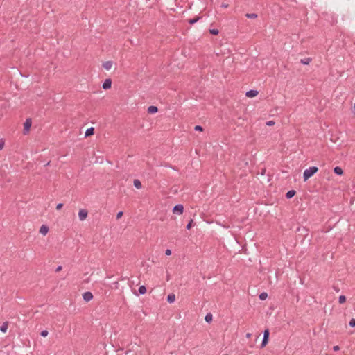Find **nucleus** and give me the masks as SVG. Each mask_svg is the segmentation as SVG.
Wrapping results in <instances>:
<instances>
[{
  "label": "nucleus",
  "mask_w": 355,
  "mask_h": 355,
  "mask_svg": "<svg viewBox=\"0 0 355 355\" xmlns=\"http://www.w3.org/2000/svg\"><path fill=\"white\" fill-rule=\"evenodd\" d=\"M165 254L167 255V256L171 255V250L170 249L166 250Z\"/></svg>",
  "instance_id": "obj_32"
},
{
  "label": "nucleus",
  "mask_w": 355,
  "mask_h": 355,
  "mask_svg": "<svg viewBox=\"0 0 355 355\" xmlns=\"http://www.w3.org/2000/svg\"><path fill=\"white\" fill-rule=\"evenodd\" d=\"M31 126V119H27L26 120L25 123H24V134H26L27 132H28Z\"/></svg>",
  "instance_id": "obj_5"
},
{
  "label": "nucleus",
  "mask_w": 355,
  "mask_h": 355,
  "mask_svg": "<svg viewBox=\"0 0 355 355\" xmlns=\"http://www.w3.org/2000/svg\"><path fill=\"white\" fill-rule=\"evenodd\" d=\"M112 61H105L103 63V67L105 69V70H110L111 69L112 67Z\"/></svg>",
  "instance_id": "obj_11"
},
{
  "label": "nucleus",
  "mask_w": 355,
  "mask_h": 355,
  "mask_svg": "<svg viewBox=\"0 0 355 355\" xmlns=\"http://www.w3.org/2000/svg\"><path fill=\"white\" fill-rule=\"evenodd\" d=\"M250 335H251L250 334H248L246 336H247L248 338H249V337L250 336Z\"/></svg>",
  "instance_id": "obj_38"
},
{
  "label": "nucleus",
  "mask_w": 355,
  "mask_h": 355,
  "mask_svg": "<svg viewBox=\"0 0 355 355\" xmlns=\"http://www.w3.org/2000/svg\"><path fill=\"white\" fill-rule=\"evenodd\" d=\"M112 86V80L110 78L105 79L103 83L102 87L103 89L107 90Z\"/></svg>",
  "instance_id": "obj_7"
},
{
  "label": "nucleus",
  "mask_w": 355,
  "mask_h": 355,
  "mask_svg": "<svg viewBox=\"0 0 355 355\" xmlns=\"http://www.w3.org/2000/svg\"><path fill=\"white\" fill-rule=\"evenodd\" d=\"M175 300V295L173 293H171V294L168 295V296H167L168 302L173 303V302H174Z\"/></svg>",
  "instance_id": "obj_18"
},
{
  "label": "nucleus",
  "mask_w": 355,
  "mask_h": 355,
  "mask_svg": "<svg viewBox=\"0 0 355 355\" xmlns=\"http://www.w3.org/2000/svg\"><path fill=\"white\" fill-rule=\"evenodd\" d=\"M193 220L191 219L189 221L186 228L187 230H190L191 228V227L193 226Z\"/></svg>",
  "instance_id": "obj_26"
},
{
  "label": "nucleus",
  "mask_w": 355,
  "mask_h": 355,
  "mask_svg": "<svg viewBox=\"0 0 355 355\" xmlns=\"http://www.w3.org/2000/svg\"><path fill=\"white\" fill-rule=\"evenodd\" d=\"M49 227L46 225H42L40 229V233L42 235H46L49 232Z\"/></svg>",
  "instance_id": "obj_9"
},
{
  "label": "nucleus",
  "mask_w": 355,
  "mask_h": 355,
  "mask_svg": "<svg viewBox=\"0 0 355 355\" xmlns=\"http://www.w3.org/2000/svg\"><path fill=\"white\" fill-rule=\"evenodd\" d=\"M183 211H184V207L181 204H178V205H175L173 208V212L174 214L180 215L183 213Z\"/></svg>",
  "instance_id": "obj_3"
},
{
  "label": "nucleus",
  "mask_w": 355,
  "mask_h": 355,
  "mask_svg": "<svg viewBox=\"0 0 355 355\" xmlns=\"http://www.w3.org/2000/svg\"><path fill=\"white\" fill-rule=\"evenodd\" d=\"M94 134V128L91 127L86 130V131L85 132V137H87L91 136Z\"/></svg>",
  "instance_id": "obj_13"
},
{
  "label": "nucleus",
  "mask_w": 355,
  "mask_h": 355,
  "mask_svg": "<svg viewBox=\"0 0 355 355\" xmlns=\"http://www.w3.org/2000/svg\"><path fill=\"white\" fill-rule=\"evenodd\" d=\"M334 172L338 175H341L343 173V171L340 166H336L334 168Z\"/></svg>",
  "instance_id": "obj_17"
},
{
  "label": "nucleus",
  "mask_w": 355,
  "mask_h": 355,
  "mask_svg": "<svg viewBox=\"0 0 355 355\" xmlns=\"http://www.w3.org/2000/svg\"><path fill=\"white\" fill-rule=\"evenodd\" d=\"M296 193V191L295 190H290L286 193V198L287 199H291L293 198Z\"/></svg>",
  "instance_id": "obj_14"
},
{
  "label": "nucleus",
  "mask_w": 355,
  "mask_h": 355,
  "mask_svg": "<svg viewBox=\"0 0 355 355\" xmlns=\"http://www.w3.org/2000/svg\"><path fill=\"white\" fill-rule=\"evenodd\" d=\"M267 297H268V294H267L266 293H265V292H263V293H261L259 295V299H260L261 300H266V299L267 298Z\"/></svg>",
  "instance_id": "obj_24"
},
{
  "label": "nucleus",
  "mask_w": 355,
  "mask_h": 355,
  "mask_svg": "<svg viewBox=\"0 0 355 355\" xmlns=\"http://www.w3.org/2000/svg\"><path fill=\"white\" fill-rule=\"evenodd\" d=\"M334 288H335V290H336L337 292H338V291H339V289L336 288L335 287H334Z\"/></svg>",
  "instance_id": "obj_40"
},
{
  "label": "nucleus",
  "mask_w": 355,
  "mask_h": 355,
  "mask_svg": "<svg viewBox=\"0 0 355 355\" xmlns=\"http://www.w3.org/2000/svg\"><path fill=\"white\" fill-rule=\"evenodd\" d=\"M202 16H197L193 19H189L187 20V22L190 24V25H193L194 24H196V22H198L200 19H202Z\"/></svg>",
  "instance_id": "obj_10"
},
{
  "label": "nucleus",
  "mask_w": 355,
  "mask_h": 355,
  "mask_svg": "<svg viewBox=\"0 0 355 355\" xmlns=\"http://www.w3.org/2000/svg\"><path fill=\"white\" fill-rule=\"evenodd\" d=\"M258 94V91L255 89H250L245 94L246 96L252 98L255 97Z\"/></svg>",
  "instance_id": "obj_8"
},
{
  "label": "nucleus",
  "mask_w": 355,
  "mask_h": 355,
  "mask_svg": "<svg viewBox=\"0 0 355 355\" xmlns=\"http://www.w3.org/2000/svg\"><path fill=\"white\" fill-rule=\"evenodd\" d=\"M229 6V5L226 3H222L221 7L224 8H227Z\"/></svg>",
  "instance_id": "obj_34"
},
{
  "label": "nucleus",
  "mask_w": 355,
  "mask_h": 355,
  "mask_svg": "<svg viewBox=\"0 0 355 355\" xmlns=\"http://www.w3.org/2000/svg\"><path fill=\"white\" fill-rule=\"evenodd\" d=\"M83 298L85 302H89L93 299V294L89 291L85 292Z\"/></svg>",
  "instance_id": "obj_6"
},
{
  "label": "nucleus",
  "mask_w": 355,
  "mask_h": 355,
  "mask_svg": "<svg viewBox=\"0 0 355 355\" xmlns=\"http://www.w3.org/2000/svg\"><path fill=\"white\" fill-rule=\"evenodd\" d=\"M312 59L311 58H305L303 59H301L300 63H302L304 65H308L311 62Z\"/></svg>",
  "instance_id": "obj_16"
},
{
  "label": "nucleus",
  "mask_w": 355,
  "mask_h": 355,
  "mask_svg": "<svg viewBox=\"0 0 355 355\" xmlns=\"http://www.w3.org/2000/svg\"><path fill=\"white\" fill-rule=\"evenodd\" d=\"M158 108L156 106L150 105L148 107V112L149 114H155L157 112Z\"/></svg>",
  "instance_id": "obj_12"
},
{
  "label": "nucleus",
  "mask_w": 355,
  "mask_h": 355,
  "mask_svg": "<svg viewBox=\"0 0 355 355\" xmlns=\"http://www.w3.org/2000/svg\"><path fill=\"white\" fill-rule=\"evenodd\" d=\"M62 267L61 266H58L55 269V272H60L62 270Z\"/></svg>",
  "instance_id": "obj_35"
},
{
  "label": "nucleus",
  "mask_w": 355,
  "mask_h": 355,
  "mask_svg": "<svg viewBox=\"0 0 355 355\" xmlns=\"http://www.w3.org/2000/svg\"><path fill=\"white\" fill-rule=\"evenodd\" d=\"M194 130H195L196 131H202V130H203V128H202V127L201 125H196V126L194 127Z\"/></svg>",
  "instance_id": "obj_28"
},
{
  "label": "nucleus",
  "mask_w": 355,
  "mask_h": 355,
  "mask_svg": "<svg viewBox=\"0 0 355 355\" xmlns=\"http://www.w3.org/2000/svg\"><path fill=\"white\" fill-rule=\"evenodd\" d=\"M123 214V211H119L116 214V219H119Z\"/></svg>",
  "instance_id": "obj_30"
},
{
  "label": "nucleus",
  "mask_w": 355,
  "mask_h": 355,
  "mask_svg": "<svg viewBox=\"0 0 355 355\" xmlns=\"http://www.w3.org/2000/svg\"><path fill=\"white\" fill-rule=\"evenodd\" d=\"M245 16L247 18L249 19H255L257 17V15L255 13H247Z\"/></svg>",
  "instance_id": "obj_22"
},
{
  "label": "nucleus",
  "mask_w": 355,
  "mask_h": 355,
  "mask_svg": "<svg viewBox=\"0 0 355 355\" xmlns=\"http://www.w3.org/2000/svg\"><path fill=\"white\" fill-rule=\"evenodd\" d=\"M50 164V162H47L46 166H49Z\"/></svg>",
  "instance_id": "obj_39"
},
{
  "label": "nucleus",
  "mask_w": 355,
  "mask_h": 355,
  "mask_svg": "<svg viewBox=\"0 0 355 355\" xmlns=\"http://www.w3.org/2000/svg\"><path fill=\"white\" fill-rule=\"evenodd\" d=\"M209 33L213 35H217L219 31L218 29H210Z\"/></svg>",
  "instance_id": "obj_25"
},
{
  "label": "nucleus",
  "mask_w": 355,
  "mask_h": 355,
  "mask_svg": "<svg viewBox=\"0 0 355 355\" xmlns=\"http://www.w3.org/2000/svg\"><path fill=\"white\" fill-rule=\"evenodd\" d=\"M4 146V141L1 139V149L3 148Z\"/></svg>",
  "instance_id": "obj_37"
},
{
  "label": "nucleus",
  "mask_w": 355,
  "mask_h": 355,
  "mask_svg": "<svg viewBox=\"0 0 355 355\" xmlns=\"http://www.w3.org/2000/svg\"><path fill=\"white\" fill-rule=\"evenodd\" d=\"M88 215V211L86 209H80L78 212V218L80 220L83 221L85 220Z\"/></svg>",
  "instance_id": "obj_4"
},
{
  "label": "nucleus",
  "mask_w": 355,
  "mask_h": 355,
  "mask_svg": "<svg viewBox=\"0 0 355 355\" xmlns=\"http://www.w3.org/2000/svg\"><path fill=\"white\" fill-rule=\"evenodd\" d=\"M48 334H49V332L47 330H43L41 331L40 335L42 337H46V336H47Z\"/></svg>",
  "instance_id": "obj_27"
},
{
  "label": "nucleus",
  "mask_w": 355,
  "mask_h": 355,
  "mask_svg": "<svg viewBox=\"0 0 355 355\" xmlns=\"http://www.w3.org/2000/svg\"><path fill=\"white\" fill-rule=\"evenodd\" d=\"M8 322H3L1 324V332L5 333L8 329Z\"/></svg>",
  "instance_id": "obj_21"
},
{
  "label": "nucleus",
  "mask_w": 355,
  "mask_h": 355,
  "mask_svg": "<svg viewBox=\"0 0 355 355\" xmlns=\"http://www.w3.org/2000/svg\"><path fill=\"white\" fill-rule=\"evenodd\" d=\"M212 319H213V316H212V314L209 313H207L205 317V320L207 322L209 323L212 321Z\"/></svg>",
  "instance_id": "obj_20"
},
{
  "label": "nucleus",
  "mask_w": 355,
  "mask_h": 355,
  "mask_svg": "<svg viewBox=\"0 0 355 355\" xmlns=\"http://www.w3.org/2000/svg\"><path fill=\"white\" fill-rule=\"evenodd\" d=\"M275 124V122L273 121H268L266 122V125L268 126H272Z\"/></svg>",
  "instance_id": "obj_31"
},
{
  "label": "nucleus",
  "mask_w": 355,
  "mask_h": 355,
  "mask_svg": "<svg viewBox=\"0 0 355 355\" xmlns=\"http://www.w3.org/2000/svg\"><path fill=\"white\" fill-rule=\"evenodd\" d=\"M318 168L316 166H311V167H309V168L306 169L303 173L304 181L306 182L311 177H312L315 173H316L318 172Z\"/></svg>",
  "instance_id": "obj_1"
},
{
  "label": "nucleus",
  "mask_w": 355,
  "mask_h": 355,
  "mask_svg": "<svg viewBox=\"0 0 355 355\" xmlns=\"http://www.w3.org/2000/svg\"><path fill=\"white\" fill-rule=\"evenodd\" d=\"M338 302L340 304H343L346 302V297L345 295H340L338 297Z\"/></svg>",
  "instance_id": "obj_23"
},
{
  "label": "nucleus",
  "mask_w": 355,
  "mask_h": 355,
  "mask_svg": "<svg viewBox=\"0 0 355 355\" xmlns=\"http://www.w3.org/2000/svg\"><path fill=\"white\" fill-rule=\"evenodd\" d=\"M63 207V204L62 203H58L56 206V209H60L62 207Z\"/></svg>",
  "instance_id": "obj_33"
},
{
  "label": "nucleus",
  "mask_w": 355,
  "mask_h": 355,
  "mask_svg": "<svg viewBox=\"0 0 355 355\" xmlns=\"http://www.w3.org/2000/svg\"><path fill=\"white\" fill-rule=\"evenodd\" d=\"M269 335H270V331H269V329H267L263 331V337L261 345V347H265L268 344Z\"/></svg>",
  "instance_id": "obj_2"
},
{
  "label": "nucleus",
  "mask_w": 355,
  "mask_h": 355,
  "mask_svg": "<svg viewBox=\"0 0 355 355\" xmlns=\"http://www.w3.org/2000/svg\"><path fill=\"white\" fill-rule=\"evenodd\" d=\"M139 293L141 295H144L146 293V288L145 286L142 285L139 287L138 289Z\"/></svg>",
  "instance_id": "obj_19"
},
{
  "label": "nucleus",
  "mask_w": 355,
  "mask_h": 355,
  "mask_svg": "<svg viewBox=\"0 0 355 355\" xmlns=\"http://www.w3.org/2000/svg\"><path fill=\"white\" fill-rule=\"evenodd\" d=\"M133 184H134L135 187L138 189H140L142 187L141 182L138 179L134 180Z\"/></svg>",
  "instance_id": "obj_15"
},
{
  "label": "nucleus",
  "mask_w": 355,
  "mask_h": 355,
  "mask_svg": "<svg viewBox=\"0 0 355 355\" xmlns=\"http://www.w3.org/2000/svg\"><path fill=\"white\" fill-rule=\"evenodd\" d=\"M339 349H340V348H339V346H338V345H336V346H334V347H333V349H334L335 352L338 351V350H339Z\"/></svg>",
  "instance_id": "obj_36"
},
{
  "label": "nucleus",
  "mask_w": 355,
  "mask_h": 355,
  "mask_svg": "<svg viewBox=\"0 0 355 355\" xmlns=\"http://www.w3.org/2000/svg\"><path fill=\"white\" fill-rule=\"evenodd\" d=\"M349 326L352 327H355V319L354 318L351 319V320L349 321Z\"/></svg>",
  "instance_id": "obj_29"
}]
</instances>
